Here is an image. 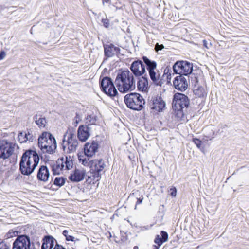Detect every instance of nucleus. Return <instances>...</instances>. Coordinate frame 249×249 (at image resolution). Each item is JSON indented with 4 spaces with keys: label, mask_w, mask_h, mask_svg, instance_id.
Returning a JSON list of instances; mask_svg holds the SVG:
<instances>
[{
    "label": "nucleus",
    "mask_w": 249,
    "mask_h": 249,
    "mask_svg": "<svg viewBox=\"0 0 249 249\" xmlns=\"http://www.w3.org/2000/svg\"><path fill=\"white\" fill-rule=\"evenodd\" d=\"M115 83L119 91L122 93L133 90L136 87L133 73L128 70L124 71L118 73Z\"/></svg>",
    "instance_id": "f257e3e1"
},
{
    "label": "nucleus",
    "mask_w": 249,
    "mask_h": 249,
    "mask_svg": "<svg viewBox=\"0 0 249 249\" xmlns=\"http://www.w3.org/2000/svg\"><path fill=\"white\" fill-rule=\"evenodd\" d=\"M38 147L43 153L52 154L56 148L54 137L49 132H44L38 139Z\"/></svg>",
    "instance_id": "f03ea898"
},
{
    "label": "nucleus",
    "mask_w": 249,
    "mask_h": 249,
    "mask_svg": "<svg viewBox=\"0 0 249 249\" xmlns=\"http://www.w3.org/2000/svg\"><path fill=\"white\" fill-rule=\"evenodd\" d=\"M124 102L128 107L136 110H141L145 103L143 97L137 93L126 94Z\"/></svg>",
    "instance_id": "7ed1b4c3"
},
{
    "label": "nucleus",
    "mask_w": 249,
    "mask_h": 249,
    "mask_svg": "<svg viewBox=\"0 0 249 249\" xmlns=\"http://www.w3.org/2000/svg\"><path fill=\"white\" fill-rule=\"evenodd\" d=\"M142 59L147 66L149 74L151 80L157 86H161L163 83L161 79L160 74L156 69L157 64L154 61L150 60L146 56H143Z\"/></svg>",
    "instance_id": "20e7f679"
},
{
    "label": "nucleus",
    "mask_w": 249,
    "mask_h": 249,
    "mask_svg": "<svg viewBox=\"0 0 249 249\" xmlns=\"http://www.w3.org/2000/svg\"><path fill=\"white\" fill-rule=\"evenodd\" d=\"M78 142L74 134L71 132H67L64 135L62 146L66 153H72L76 151Z\"/></svg>",
    "instance_id": "39448f33"
},
{
    "label": "nucleus",
    "mask_w": 249,
    "mask_h": 249,
    "mask_svg": "<svg viewBox=\"0 0 249 249\" xmlns=\"http://www.w3.org/2000/svg\"><path fill=\"white\" fill-rule=\"evenodd\" d=\"M172 104L173 107L175 110L182 114V110L188 106L189 100L188 97L184 94L177 93L174 95Z\"/></svg>",
    "instance_id": "423d86ee"
},
{
    "label": "nucleus",
    "mask_w": 249,
    "mask_h": 249,
    "mask_svg": "<svg viewBox=\"0 0 249 249\" xmlns=\"http://www.w3.org/2000/svg\"><path fill=\"white\" fill-rule=\"evenodd\" d=\"M173 68L176 73L187 75L192 72L193 65L186 61H178L174 64Z\"/></svg>",
    "instance_id": "0eeeda50"
},
{
    "label": "nucleus",
    "mask_w": 249,
    "mask_h": 249,
    "mask_svg": "<svg viewBox=\"0 0 249 249\" xmlns=\"http://www.w3.org/2000/svg\"><path fill=\"white\" fill-rule=\"evenodd\" d=\"M15 146V143L6 140L0 141V158L3 159L9 158L13 153Z\"/></svg>",
    "instance_id": "6e6552de"
},
{
    "label": "nucleus",
    "mask_w": 249,
    "mask_h": 249,
    "mask_svg": "<svg viewBox=\"0 0 249 249\" xmlns=\"http://www.w3.org/2000/svg\"><path fill=\"white\" fill-rule=\"evenodd\" d=\"M31 150H26L23 154L20 162V170L23 175H29L31 174V168L30 166V157Z\"/></svg>",
    "instance_id": "1a4fd4ad"
},
{
    "label": "nucleus",
    "mask_w": 249,
    "mask_h": 249,
    "mask_svg": "<svg viewBox=\"0 0 249 249\" xmlns=\"http://www.w3.org/2000/svg\"><path fill=\"white\" fill-rule=\"evenodd\" d=\"M101 86L103 91L107 95L114 97L117 94V91L110 78L107 77L103 78L101 82Z\"/></svg>",
    "instance_id": "9d476101"
},
{
    "label": "nucleus",
    "mask_w": 249,
    "mask_h": 249,
    "mask_svg": "<svg viewBox=\"0 0 249 249\" xmlns=\"http://www.w3.org/2000/svg\"><path fill=\"white\" fill-rule=\"evenodd\" d=\"M149 107L154 112L157 113L163 111L165 107V102L160 96H153L149 103Z\"/></svg>",
    "instance_id": "9b49d317"
},
{
    "label": "nucleus",
    "mask_w": 249,
    "mask_h": 249,
    "mask_svg": "<svg viewBox=\"0 0 249 249\" xmlns=\"http://www.w3.org/2000/svg\"><path fill=\"white\" fill-rule=\"evenodd\" d=\"M30 241L28 237L22 235L18 237L13 243L12 249H30Z\"/></svg>",
    "instance_id": "f8f14e48"
},
{
    "label": "nucleus",
    "mask_w": 249,
    "mask_h": 249,
    "mask_svg": "<svg viewBox=\"0 0 249 249\" xmlns=\"http://www.w3.org/2000/svg\"><path fill=\"white\" fill-rule=\"evenodd\" d=\"M133 75L140 76L145 72V65L142 61L137 60L133 62L130 67Z\"/></svg>",
    "instance_id": "ddd939ff"
},
{
    "label": "nucleus",
    "mask_w": 249,
    "mask_h": 249,
    "mask_svg": "<svg viewBox=\"0 0 249 249\" xmlns=\"http://www.w3.org/2000/svg\"><path fill=\"white\" fill-rule=\"evenodd\" d=\"M92 128L88 125H80L77 131L79 140L81 142L86 141L91 135Z\"/></svg>",
    "instance_id": "4468645a"
},
{
    "label": "nucleus",
    "mask_w": 249,
    "mask_h": 249,
    "mask_svg": "<svg viewBox=\"0 0 249 249\" xmlns=\"http://www.w3.org/2000/svg\"><path fill=\"white\" fill-rule=\"evenodd\" d=\"M173 85L176 89L183 91L188 87V82L186 78L183 75L177 76L173 81Z\"/></svg>",
    "instance_id": "2eb2a0df"
},
{
    "label": "nucleus",
    "mask_w": 249,
    "mask_h": 249,
    "mask_svg": "<svg viewBox=\"0 0 249 249\" xmlns=\"http://www.w3.org/2000/svg\"><path fill=\"white\" fill-rule=\"evenodd\" d=\"M98 142L96 141L87 142L84 145V153L88 157H91L98 151Z\"/></svg>",
    "instance_id": "dca6fc26"
},
{
    "label": "nucleus",
    "mask_w": 249,
    "mask_h": 249,
    "mask_svg": "<svg viewBox=\"0 0 249 249\" xmlns=\"http://www.w3.org/2000/svg\"><path fill=\"white\" fill-rule=\"evenodd\" d=\"M86 176V170L83 168L75 169L74 172L71 174L69 179L73 182H79L84 179Z\"/></svg>",
    "instance_id": "f3484780"
},
{
    "label": "nucleus",
    "mask_w": 249,
    "mask_h": 249,
    "mask_svg": "<svg viewBox=\"0 0 249 249\" xmlns=\"http://www.w3.org/2000/svg\"><path fill=\"white\" fill-rule=\"evenodd\" d=\"M37 178L39 180L46 182L48 180L50 176L48 169L45 166H41L37 173Z\"/></svg>",
    "instance_id": "a211bd4d"
},
{
    "label": "nucleus",
    "mask_w": 249,
    "mask_h": 249,
    "mask_svg": "<svg viewBox=\"0 0 249 249\" xmlns=\"http://www.w3.org/2000/svg\"><path fill=\"white\" fill-rule=\"evenodd\" d=\"M119 48L110 44L104 46V52L105 55L107 57H112L117 54L119 52Z\"/></svg>",
    "instance_id": "6ab92c4d"
},
{
    "label": "nucleus",
    "mask_w": 249,
    "mask_h": 249,
    "mask_svg": "<svg viewBox=\"0 0 249 249\" xmlns=\"http://www.w3.org/2000/svg\"><path fill=\"white\" fill-rule=\"evenodd\" d=\"M55 240L52 236H46L43 239L41 249H51L54 246Z\"/></svg>",
    "instance_id": "aec40b11"
},
{
    "label": "nucleus",
    "mask_w": 249,
    "mask_h": 249,
    "mask_svg": "<svg viewBox=\"0 0 249 249\" xmlns=\"http://www.w3.org/2000/svg\"><path fill=\"white\" fill-rule=\"evenodd\" d=\"M58 160L62 161V164L64 165V170H68L72 168L73 167V161L71 156H66L65 157H62L60 159H58Z\"/></svg>",
    "instance_id": "412c9836"
},
{
    "label": "nucleus",
    "mask_w": 249,
    "mask_h": 249,
    "mask_svg": "<svg viewBox=\"0 0 249 249\" xmlns=\"http://www.w3.org/2000/svg\"><path fill=\"white\" fill-rule=\"evenodd\" d=\"M62 161L58 160L55 163L52 165V171L54 175L60 174L61 172L65 171L64 170V165L62 164Z\"/></svg>",
    "instance_id": "4be33fe9"
},
{
    "label": "nucleus",
    "mask_w": 249,
    "mask_h": 249,
    "mask_svg": "<svg viewBox=\"0 0 249 249\" xmlns=\"http://www.w3.org/2000/svg\"><path fill=\"white\" fill-rule=\"evenodd\" d=\"M148 86L147 79L144 77L140 78L137 83V88L139 90L146 91Z\"/></svg>",
    "instance_id": "5701e85b"
},
{
    "label": "nucleus",
    "mask_w": 249,
    "mask_h": 249,
    "mask_svg": "<svg viewBox=\"0 0 249 249\" xmlns=\"http://www.w3.org/2000/svg\"><path fill=\"white\" fill-rule=\"evenodd\" d=\"M87 155L85 153H79L78 154V158L79 162L81 163L85 166H89L91 165V161H89Z\"/></svg>",
    "instance_id": "b1692460"
},
{
    "label": "nucleus",
    "mask_w": 249,
    "mask_h": 249,
    "mask_svg": "<svg viewBox=\"0 0 249 249\" xmlns=\"http://www.w3.org/2000/svg\"><path fill=\"white\" fill-rule=\"evenodd\" d=\"M193 92L196 97L199 98H204L207 95V93L202 86H196Z\"/></svg>",
    "instance_id": "393cba45"
},
{
    "label": "nucleus",
    "mask_w": 249,
    "mask_h": 249,
    "mask_svg": "<svg viewBox=\"0 0 249 249\" xmlns=\"http://www.w3.org/2000/svg\"><path fill=\"white\" fill-rule=\"evenodd\" d=\"M94 170L97 172L98 176L100 175V172L103 170L105 168V164L104 161L100 159L99 160H95L94 161Z\"/></svg>",
    "instance_id": "a878e982"
},
{
    "label": "nucleus",
    "mask_w": 249,
    "mask_h": 249,
    "mask_svg": "<svg viewBox=\"0 0 249 249\" xmlns=\"http://www.w3.org/2000/svg\"><path fill=\"white\" fill-rule=\"evenodd\" d=\"M34 119L39 128H44L46 126L47 122L45 118L39 117L36 115L34 117Z\"/></svg>",
    "instance_id": "bb28decb"
},
{
    "label": "nucleus",
    "mask_w": 249,
    "mask_h": 249,
    "mask_svg": "<svg viewBox=\"0 0 249 249\" xmlns=\"http://www.w3.org/2000/svg\"><path fill=\"white\" fill-rule=\"evenodd\" d=\"M97 119L95 115H88L86 118V123L88 124L87 125L91 127L92 124H95Z\"/></svg>",
    "instance_id": "cd10ccee"
},
{
    "label": "nucleus",
    "mask_w": 249,
    "mask_h": 249,
    "mask_svg": "<svg viewBox=\"0 0 249 249\" xmlns=\"http://www.w3.org/2000/svg\"><path fill=\"white\" fill-rule=\"evenodd\" d=\"M18 140L21 142H26L28 140H30V134L28 135L25 132H20L18 136Z\"/></svg>",
    "instance_id": "c85d7f7f"
},
{
    "label": "nucleus",
    "mask_w": 249,
    "mask_h": 249,
    "mask_svg": "<svg viewBox=\"0 0 249 249\" xmlns=\"http://www.w3.org/2000/svg\"><path fill=\"white\" fill-rule=\"evenodd\" d=\"M32 156L33 157V160L34 161V164L33 165V168H32V172H33L34 169L36 167L39 161V157L36 151H33L32 150Z\"/></svg>",
    "instance_id": "c756f323"
},
{
    "label": "nucleus",
    "mask_w": 249,
    "mask_h": 249,
    "mask_svg": "<svg viewBox=\"0 0 249 249\" xmlns=\"http://www.w3.org/2000/svg\"><path fill=\"white\" fill-rule=\"evenodd\" d=\"M142 196H143V194L140 191L134 190L133 192L130 194L129 197H134L137 199L138 198H140Z\"/></svg>",
    "instance_id": "7c9ffc66"
},
{
    "label": "nucleus",
    "mask_w": 249,
    "mask_h": 249,
    "mask_svg": "<svg viewBox=\"0 0 249 249\" xmlns=\"http://www.w3.org/2000/svg\"><path fill=\"white\" fill-rule=\"evenodd\" d=\"M65 182V180L64 178L56 177L54 180V184L59 186H61L64 184Z\"/></svg>",
    "instance_id": "2f4dec72"
},
{
    "label": "nucleus",
    "mask_w": 249,
    "mask_h": 249,
    "mask_svg": "<svg viewBox=\"0 0 249 249\" xmlns=\"http://www.w3.org/2000/svg\"><path fill=\"white\" fill-rule=\"evenodd\" d=\"M211 132L204 135L206 139H204L205 141L211 140L214 138V132L212 129H210Z\"/></svg>",
    "instance_id": "473e14b6"
},
{
    "label": "nucleus",
    "mask_w": 249,
    "mask_h": 249,
    "mask_svg": "<svg viewBox=\"0 0 249 249\" xmlns=\"http://www.w3.org/2000/svg\"><path fill=\"white\" fill-rule=\"evenodd\" d=\"M154 242L158 245L156 246L157 247L159 248V247L164 243L162 239H161V237L158 235L156 236L155 239L154 240Z\"/></svg>",
    "instance_id": "72a5a7b5"
},
{
    "label": "nucleus",
    "mask_w": 249,
    "mask_h": 249,
    "mask_svg": "<svg viewBox=\"0 0 249 249\" xmlns=\"http://www.w3.org/2000/svg\"><path fill=\"white\" fill-rule=\"evenodd\" d=\"M161 239H162V241L163 242H165L167 241L168 235L166 232H165L164 231H161Z\"/></svg>",
    "instance_id": "f704fd0d"
},
{
    "label": "nucleus",
    "mask_w": 249,
    "mask_h": 249,
    "mask_svg": "<svg viewBox=\"0 0 249 249\" xmlns=\"http://www.w3.org/2000/svg\"><path fill=\"white\" fill-rule=\"evenodd\" d=\"M193 142L198 148H200L201 146V141L200 140L196 138H194L193 139Z\"/></svg>",
    "instance_id": "c9c22d12"
},
{
    "label": "nucleus",
    "mask_w": 249,
    "mask_h": 249,
    "mask_svg": "<svg viewBox=\"0 0 249 249\" xmlns=\"http://www.w3.org/2000/svg\"><path fill=\"white\" fill-rule=\"evenodd\" d=\"M169 192H170V195L171 196H172L173 197H175L176 196L177 189H176V187H173L170 188Z\"/></svg>",
    "instance_id": "e433bc0d"
},
{
    "label": "nucleus",
    "mask_w": 249,
    "mask_h": 249,
    "mask_svg": "<svg viewBox=\"0 0 249 249\" xmlns=\"http://www.w3.org/2000/svg\"><path fill=\"white\" fill-rule=\"evenodd\" d=\"M0 249H10V247L4 242H0Z\"/></svg>",
    "instance_id": "4c0bfd02"
},
{
    "label": "nucleus",
    "mask_w": 249,
    "mask_h": 249,
    "mask_svg": "<svg viewBox=\"0 0 249 249\" xmlns=\"http://www.w3.org/2000/svg\"><path fill=\"white\" fill-rule=\"evenodd\" d=\"M73 120L77 125V124L81 120V117L78 114L76 113Z\"/></svg>",
    "instance_id": "58836bf2"
},
{
    "label": "nucleus",
    "mask_w": 249,
    "mask_h": 249,
    "mask_svg": "<svg viewBox=\"0 0 249 249\" xmlns=\"http://www.w3.org/2000/svg\"><path fill=\"white\" fill-rule=\"evenodd\" d=\"M203 43L204 46L207 49H210V47L212 46L211 43H208L206 40H203Z\"/></svg>",
    "instance_id": "ea45409f"
},
{
    "label": "nucleus",
    "mask_w": 249,
    "mask_h": 249,
    "mask_svg": "<svg viewBox=\"0 0 249 249\" xmlns=\"http://www.w3.org/2000/svg\"><path fill=\"white\" fill-rule=\"evenodd\" d=\"M137 201L136 202V205H135V209H136L137 208V205L138 204H140L141 203H142V201L143 200V196H142L140 198H138V199H137Z\"/></svg>",
    "instance_id": "a19ab883"
},
{
    "label": "nucleus",
    "mask_w": 249,
    "mask_h": 249,
    "mask_svg": "<svg viewBox=\"0 0 249 249\" xmlns=\"http://www.w3.org/2000/svg\"><path fill=\"white\" fill-rule=\"evenodd\" d=\"M163 48H164V46L163 45H159L158 43H157V44L156 45V46H155V49L157 51H158L159 50H161Z\"/></svg>",
    "instance_id": "79ce46f5"
},
{
    "label": "nucleus",
    "mask_w": 249,
    "mask_h": 249,
    "mask_svg": "<svg viewBox=\"0 0 249 249\" xmlns=\"http://www.w3.org/2000/svg\"><path fill=\"white\" fill-rule=\"evenodd\" d=\"M102 23H103L104 26L107 28L109 26V22L107 19H102Z\"/></svg>",
    "instance_id": "37998d69"
},
{
    "label": "nucleus",
    "mask_w": 249,
    "mask_h": 249,
    "mask_svg": "<svg viewBox=\"0 0 249 249\" xmlns=\"http://www.w3.org/2000/svg\"><path fill=\"white\" fill-rule=\"evenodd\" d=\"M6 53L4 51H1L0 52V60H1L5 57Z\"/></svg>",
    "instance_id": "c03bdc74"
},
{
    "label": "nucleus",
    "mask_w": 249,
    "mask_h": 249,
    "mask_svg": "<svg viewBox=\"0 0 249 249\" xmlns=\"http://www.w3.org/2000/svg\"><path fill=\"white\" fill-rule=\"evenodd\" d=\"M66 239L67 241H75L74 237L70 235L67 236Z\"/></svg>",
    "instance_id": "a18cd8bd"
},
{
    "label": "nucleus",
    "mask_w": 249,
    "mask_h": 249,
    "mask_svg": "<svg viewBox=\"0 0 249 249\" xmlns=\"http://www.w3.org/2000/svg\"><path fill=\"white\" fill-rule=\"evenodd\" d=\"M53 249H65L62 246L56 245Z\"/></svg>",
    "instance_id": "49530a36"
},
{
    "label": "nucleus",
    "mask_w": 249,
    "mask_h": 249,
    "mask_svg": "<svg viewBox=\"0 0 249 249\" xmlns=\"http://www.w3.org/2000/svg\"><path fill=\"white\" fill-rule=\"evenodd\" d=\"M68 231L67 230H64L63 231V235L66 238L67 236L69 235L68 234Z\"/></svg>",
    "instance_id": "de8ad7c7"
},
{
    "label": "nucleus",
    "mask_w": 249,
    "mask_h": 249,
    "mask_svg": "<svg viewBox=\"0 0 249 249\" xmlns=\"http://www.w3.org/2000/svg\"><path fill=\"white\" fill-rule=\"evenodd\" d=\"M4 170H5V167L3 168L2 166L0 165V174H1Z\"/></svg>",
    "instance_id": "09e8293b"
},
{
    "label": "nucleus",
    "mask_w": 249,
    "mask_h": 249,
    "mask_svg": "<svg viewBox=\"0 0 249 249\" xmlns=\"http://www.w3.org/2000/svg\"><path fill=\"white\" fill-rule=\"evenodd\" d=\"M169 71V69H165V70H164V74H163V76H164V75H165V74H168V71Z\"/></svg>",
    "instance_id": "8fccbe9b"
},
{
    "label": "nucleus",
    "mask_w": 249,
    "mask_h": 249,
    "mask_svg": "<svg viewBox=\"0 0 249 249\" xmlns=\"http://www.w3.org/2000/svg\"><path fill=\"white\" fill-rule=\"evenodd\" d=\"M171 73H169V74H168L167 75V80H171Z\"/></svg>",
    "instance_id": "3c124183"
},
{
    "label": "nucleus",
    "mask_w": 249,
    "mask_h": 249,
    "mask_svg": "<svg viewBox=\"0 0 249 249\" xmlns=\"http://www.w3.org/2000/svg\"><path fill=\"white\" fill-rule=\"evenodd\" d=\"M110 1V0H103V4H104L105 2L108 3Z\"/></svg>",
    "instance_id": "603ef678"
},
{
    "label": "nucleus",
    "mask_w": 249,
    "mask_h": 249,
    "mask_svg": "<svg viewBox=\"0 0 249 249\" xmlns=\"http://www.w3.org/2000/svg\"><path fill=\"white\" fill-rule=\"evenodd\" d=\"M133 249H138V246H135L134 247Z\"/></svg>",
    "instance_id": "864d4df0"
},
{
    "label": "nucleus",
    "mask_w": 249,
    "mask_h": 249,
    "mask_svg": "<svg viewBox=\"0 0 249 249\" xmlns=\"http://www.w3.org/2000/svg\"><path fill=\"white\" fill-rule=\"evenodd\" d=\"M154 247H155V249H159V248L157 247L156 246H155Z\"/></svg>",
    "instance_id": "5fc2aeb1"
},
{
    "label": "nucleus",
    "mask_w": 249,
    "mask_h": 249,
    "mask_svg": "<svg viewBox=\"0 0 249 249\" xmlns=\"http://www.w3.org/2000/svg\"><path fill=\"white\" fill-rule=\"evenodd\" d=\"M144 228H145V229H146V230H147V229H148V228H145V227H144Z\"/></svg>",
    "instance_id": "6e6d98bb"
}]
</instances>
